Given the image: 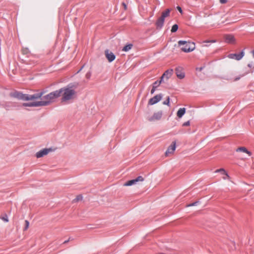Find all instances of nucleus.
Instances as JSON below:
<instances>
[{
    "mask_svg": "<svg viewBox=\"0 0 254 254\" xmlns=\"http://www.w3.org/2000/svg\"><path fill=\"white\" fill-rule=\"evenodd\" d=\"M60 93L57 90L43 96L44 94L43 92L33 95L23 94L20 92H17L14 94V97L24 101H31L29 103H23V106H46L54 102L57 98L59 97Z\"/></svg>",
    "mask_w": 254,
    "mask_h": 254,
    "instance_id": "obj_1",
    "label": "nucleus"
},
{
    "mask_svg": "<svg viewBox=\"0 0 254 254\" xmlns=\"http://www.w3.org/2000/svg\"><path fill=\"white\" fill-rule=\"evenodd\" d=\"M58 91L60 92V97L62 96V101L66 102L74 99L76 97V91L71 87L62 88Z\"/></svg>",
    "mask_w": 254,
    "mask_h": 254,
    "instance_id": "obj_2",
    "label": "nucleus"
},
{
    "mask_svg": "<svg viewBox=\"0 0 254 254\" xmlns=\"http://www.w3.org/2000/svg\"><path fill=\"white\" fill-rule=\"evenodd\" d=\"M178 43L179 46H182L181 50L184 52H190L195 49V45L194 43H191L186 41H179Z\"/></svg>",
    "mask_w": 254,
    "mask_h": 254,
    "instance_id": "obj_3",
    "label": "nucleus"
},
{
    "mask_svg": "<svg viewBox=\"0 0 254 254\" xmlns=\"http://www.w3.org/2000/svg\"><path fill=\"white\" fill-rule=\"evenodd\" d=\"M170 9H166L162 12L161 16L158 18L156 22V25L157 28L160 29L163 27L165 18L170 16Z\"/></svg>",
    "mask_w": 254,
    "mask_h": 254,
    "instance_id": "obj_4",
    "label": "nucleus"
},
{
    "mask_svg": "<svg viewBox=\"0 0 254 254\" xmlns=\"http://www.w3.org/2000/svg\"><path fill=\"white\" fill-rule=\"evenodd\" d=\"M162 116V111H158L153 114L151 117H147V120L150 122H154L161 119Z\"/></svg>",
    "mask_w": 254,
    "mask_h": 254,
    "instance_id": "obj_5",
    "label": "nucleus"
},
{
    "mask_svg": "<svg viewBox=\"0 0 254 254\" xmlns=\"http://www.w3.org/2000/svg\"><path fill=\"white\" fill-rule=\"evenodd\" d=\"M176 142L173 141L172 144L168 147L167 150L165 152V156H169L173 154L175 149H176Z\"/></svg>",
    "mask_w": 254,
    "mask_h": 254,
    "instance_id": "obj_6",
    "label": "nucleus"
},
{
    "mask_svg": "<svg viewBox=\"0 0 254 254\" xmlns=\"http://www.w3.org/2000/svg\"><path fill=\"white\" fill-rule=\"evenodd\" d=\"M162 98L161 94H158L154 96L153 98L149 99L148 101V105H152L160 101Z\"/></svg>",
    "mask_w": 254,
    "mask_h": 254,
    "instance_id": "obj_7",
    "label": "nucleus"
},
{
    "mask_svg": "<svg viewBox=\"0 0 254 254\" xmlns=\"http://www.w3.org/2000/svg\"><path fill=\"white\" fill-rule=\"evenodd\" d=\"M52 150L51 148H45L37 152L36 154L37 158H41L45 155H47Z\"/></svg>",
    "mask_w": 254,
    "mask_h": 254,
    "instance_id": "obj_8",
    "label": "nucleus"
},
{
    "mask_svg": "<svg viewBox=\"0 0 254 254\" xmlns=\"http://www.w3.org/2000/svg\"><path fill=\"white\" fill-rule=\"evenodd\" d=\"M105 55L108 62L111 63L115 60L116 58L115 55L109 50H106L105 51Z\"/></svg>",
    "mask_w": 254,
    "mask_h": 254,
    "instance_id": "obj_9",
    "label": "nucleus"
},
{
    "mask_svg": "<svg viewBox=\"0 0 254 254\" xmlns=\"http://www.w3.org/2000/svg\"><path fill=\"white\" fill-rule=\"evenodd\" d=\"M144 179L142 176H139L136 178L135 179L127 181L125 184V186H130L132 185L136 184L138 182H142L143 181Z\"/></svg>",
    "mask_w": 254,
    "mask_h": 254,
    "instance_id": "obj_10",
    "label": "nucleus"
},
{
    "mask_svg": "<svg viewBox=\"0 0 254 254\" xmlns=\"http://www.w3.org/2000/svg\"><path fill=\"white\" fill-rule=\"evenodd\" d=\"M176 74L178 78L183 79L185 77L184 69L181 67H178L176 68Z\"/></svg>",
    "mask_w": 254,
    "mask_h": 254,
    "instance_id": "obj_11",
    "label": "nucleus"
},
{
    "mask_svg": "<svg viewBox=\"0 0 254 254\" xmlns=\"http://www.w3.org/2000/svg\"><path fill=\"white\" fill-rule=\"evenodd\" d=\"M244 56V52H242L239 54H231L229 55L228 57L230 59H235L236 60H240Z\"/></svg>",
    "mask_w": 254,
    "mask_h": 254,
    "instance_id": "obj_12",
    "label": "nucleus"
},
{
    "mask_svg": "<svg viewBox=\"0 0 254 254\" xmlns=\"http://www.w3.org/2000/svg\"><path fill=\"white\" fill-rule=\"evenodd\" d=\"M226 42L229 44H234L236 42L234 36L232 35H226L225 36Z\"/></svg>",
    "mask_w": 254,
    "mask_h": 254,
    "instance_id": "obj_13",
    "label": "nucleus"
},
{
    "mask_svg": "<svg viewBox=\"0 0 254 254\" xmlns=\"http://www.w3.org/2000/svg\"><path fill=\"white\" fill-rule=\"evenodd\" d=\"M173 73V70L172 69H170L166 70L161 77V80H163L164 78H166L167 79H169Z\"/></svg>",
    "mask_w": 254,
    "mask_h": 254,
    "instance_id": "obj_14",
    "label": "nucleus"
},
{
    "mask_svg": "<svg viewBox=\"0 0 254 254\" xmlns=\"http://www.w3.org/2000/svg\"><path fill=\"white\" fill-rule=\"evenodd\" d=\"M236 152H243L247 153L249 156L252 155V153L248 151L245 147H240L236 149Z\"/></svg>",
    "mask_w": 254,
    "mask_h": 254,
    "instance_id": "obj_15",
    "label": "nucleus"
},
{
    "mask_svg": "<svg viewBox=\"0 0 254 254\" xmlns=\"http://www.w3.org/2000/svg\"><path fill=\"white\" fill-rule=\"evenodd\" d=\"M186 113V108H180L177 113V116L178 118H181Z\"/></svg>",
    "mask_w": 254,
    "mask_h": 254,
    "instance_id": "obj_16",
    "label": "nucleus"
},
{
    "mask_svg": "<svg viewBox=\"0 0 254 254\" xmlns=\"http://www.w3.org/2000/svg\"><path fill=\"white\" fill-rule=\"evenodd\" d=\"M132 47V44H128L126 46H125L123 49V51H124V52H127L129 50H130Z\"/></svg>",
    "mask_w": 254,
    "mask_h": 254,
    "instance_id": "obj_17",
    "label": "nucleus"
},
{
    "mask_svg": "<svg viewBox=\"0 0 254 254\" xmlns=\"http://www.w3.org/2000/svg\"><path fill=\"white\" fill-rule=\"evenodd\" d=\"M82 198H83V197L81 195H78L77 196H76V197L74 199H73L72 202L73 203L77 202L81 200L82 199Z\"/></svg>",
    "mask_w": 254,
    "mask_h": 254,
    "instance_id": "obj_18",
    "label": "nucleus"
},
{
    "mask_svg": "<svg viewBox=\"0 0 254 254\" xmlns=\"http://www.w3.org/2000/svg\"><path fill=\"white\" fill-rule=\"evenodd\" d=\"M178 25L177 24H174L172 27V29H171V32H175L176 31H177V30H178Z\"/></svg>",
    "mask_w": 254,
    "mask_h": 254,
    "instance_id": "obj_19",
    "label": "nucleus"
},
{
    "mask_svg": "<svg viewBox=\"0 0 254 254\" xmlns=\"http://www.w3.org/2000/svg\"><path fill=\"white\" fill-rule=\"evenodd\" d=\"M164 105H166L168 106H170V98L169 97H167L166 100L163 102Z\"/></svg>",
    "mask_w": 254,
    "mask_h": 254,
    "instance_id": "obj_20",
    "label": "nucleus"
},
{
    "mask_svg": "<svg viewBox=\"0 0 254 254\" xmlns=\"http://www.w3.org/2000/svg\"><path fill=\"white\" fill-rule=\"evenodd\" d=\"M162 82V80L161 79L160 81H156L155 82H154L153 86H157V87L160 85V84Z\"/></svg>",
    "mask_w": 254,
    "mask_h": 254,
    "instance_id": "obj_21",
    "label": "nucleus"
},
{
    "mask_svg": "<svg viewBox=\"0 0 254 254\" xmlns=\"http://www.w3.org/2000/svg\"><path fill=\"white\" fill-rule=\"evenodd\" d=\"M218 172L222 173V174H223V173H225V170L224 169H217L215 171V173Z\"/></svg>",
    "mask_w": 254,
    "mask_h": 254,
    "instance_id": "obj_22",
    "label": "nucleus"
},
{
    "mask_svg": "<svg viewBox=\"0 0 254 254\" xmlns=\"http://www.w3.org/2000/svg\"><path fill=\"white\" fill-rule=\"evenodd\" d=\"M223 174L225 175V176L223 177V179L224 180L229 179L230 178L229 176L228 175V174L226 173V171H225V173H223Z\"/></svg>",
    "mask_w": 254,
    "mask_h": 254,
    "instance_id": "obj_23",
    "label": "nucleus"
},
{
    "mask_svg": "<svg viewBox=\"0 0 254 254\" xmlns=\"http://www.w3.org/2000/svg\"><path fill=\"white\" fill-rule=\"evenodd\" d=\"M1 219L6 222L8 221V219L6 215H5L4 216L2 217Z\"/></svg>",
    "mask_w": 254,
    "mask_h": 254,
    "instance_id": "obj_24",
    "label": "nucleus"
},
{
    "mask_svg": "<svg viewBox=\"0 0 254 254\" xmlns=\"http://www.w3.org/2000/svg\"><path fill=\"white\" fill-rule=\"evenodd\" d=\"M91 76V71H88V72L86 73V74L85 75L86 78L88 79H90Z\"/></svg>",
    "mask_w": 254,
    "mask_h": 254,
    "instance_id": "obj_25",
    "label": "nucleus"
},
{
    "mask_svg": "<svg viewBox=\"0 0 254 254\" xmlns=\"http://www.w3.org/2000/svg\"><path fill=\"white\" fill-rule=\"evenodd\" d=\"M25 228H24V230H27L28 229V228L29 227V222L27 220H25Z\"/></svg>",
    "mask_w": 254,
    "mask_h": 254,
    "instance_id": "obj_26",
    "label": "nucleus"
},
{
    "mask_svg": "<svg viewBox=\"0 0 254 254\" xmlns=\"http://www.w3.org/2000/svg\"><path fill=\"white\" fill-rule=\"evenodd\" d=\"M190 125V121H187L186 122H185L183 124V126H184V127L189 126Z\"/></svg>",
    "mask_w": 254,
    "mask_h": 254,
    "instance_id": "obj_27",
    "label": "nucleus"
},
{
    "mask_svg": "<svg viewBox=\"0 0 254 254\" xmlns=\"http://www.w3.org/2000/svg\"><path fill=\"white\" fill-rule=\"evenodd\" d=\"M157 88V86H153L151 90V93L152 94L154 93L156 88Z\"/></svg>",
    "mask_w": 254,
    "mask_h": 254,
    "instance_id": "obj_28",
    "label": "nucleus"
},
{
    "mask_svg": "<svg viewBox=\"0 0 254 254\" xmlns=\"http://www.w3.org/2000/svg\"><path fill=\"white\" fill-rule=\"evenodd\" d=\"M197 203V202H195L188 204L187 205V207H190V206L195 205Z\"/></svg>",
    "mask_w": 254,
    "mask_h": 254,
    "instance_id": "obj_29",
    "label": "nucleus"
},
{
    "mask_svg": "<svg viewBox=\"0 0 254 254\" xmlns=\"http://www.w3.org/2000/svg\"><path fill=\"white\" fill-rule=\"evenodd\" d=\"M177 9L179 10V11L181 13H183V11H182V9L181 8V7L180 6H177Z\"/></svg>",
    "mask_w": 254,
    "mask_h": 254,
    "instance_id": "obj_30",
    "label": "nucleus"
},
{
    "mask_svg": "<svg viewBox=\"0 0 254 254\" xmlns=\"http://www.w3.org/2000/svg\"><path fill=\"white\" fill-rule=\"evenodd\" d=\"M227 1V0H220V2L221 3H226Z\"/></svg>",
    "mask_w": 254,
    "mask_h": 254,
    "instance_id": "obj_31",
    "label": "nucleus"
},
{
    "mask_svg": "<svg viewBox=\"0 0 254 254\" xmlns=\"http://www.w3.org/2000/svg\"><path fill=\"white\" fill-rule=\"evenodd\" d=\"M204 42H211V43H214L215 42V40H211V41H205Z\"/></svg>",
    "mask_w": 254,
    "mask_h": 254,
    "instance_id": "obj_32",
    "label": "nucleus"
},
{
    "mask_svg": "<svg viewBox=\"0 0 254 254\" xmlns=\"http://www.w3.org/2000/svg\"><path fill=\"white\" fill-rule=\"evenodd\" d=\"M123 5L124 6L125 9H127V5H126V4L125 3H123Z\"/></svg>",
    "mask_w": 254,
    "mask_h": 254,
    "instance_id": "obj_33",
    "label": "nucleus"
},
{
    "mask_svg": "<svg viewBox=\"0 0 254 254\" xmlns=\"http://www.w3.org/2000/svg\"><path fill=\"white\" fill-rule=\"evenodd\" d=\"M253 56L254 57V50L253 51Z\"/></svg>",
    "mask_w": 254,
    "mask_h": 254,
    "instance_id": "obj_34",
    "label": "nucleus"
}]
</instances>
